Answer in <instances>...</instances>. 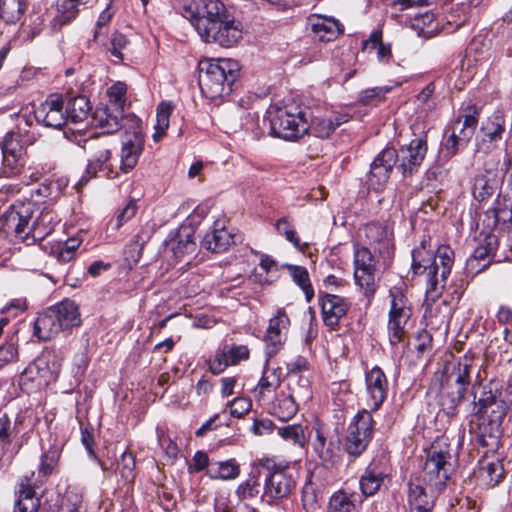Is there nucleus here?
<instances>
[{"instance_id": "obj_1", "label": "nucleus", "mask_w": 512, "mask_h": 512, "mask_svg": "<svg viewBox=\"0 0 512 512\" xmlns=\"http://www.w3.org/2000/svg\"><path fill=\"white\" fill-rule=\"evenodd\" d=\"M181 14L207 43L232 47L242 38L240 24L220 0H191L182 7Z\"/></svg>"}, {"instance_id": "obj_2", "label": "nucleus", "mask_w": 512, "mask_h": 512, "mask_svg": "<svg viewBox=\"0 0 512 512\" xmlns=\"http://www.w3.org/2000/svg\"><path fill=\"white\" fill-rule=\"evenodd\" d=\"M474 413L469 425L472 441L489 449L497 448L501 426L509 410L503 393L492 383L472 388Z\"/></svg>"}, {"instance_id": "obj_3", "label": "nucleus", "mask_w": 512, "mask_h": 512, "mask_svg": "<svg viewBox=\"0 0 512 512\" xmlns=\"http://www.w3.org/2000/svg\"><path fill=\"white\" fill-rule=\"evenodd\" d=\"M82 323L78 305L69 299L50 306L39 313L34 323V335L49 341L60 332L70 331Z\"/></svg>"}, {"instance_id": "obj_4", "label": "nucleus", "mask_w": 512, "mask_h": 512, "mask_svg": "<svg viewBox=\"0 0 512 512\" xmlns=\"http://www.w3.org/2000/svg\"><path fill=\"white\" fill-rule=\"evenodd\" d=\"M199 86L209 99L229 95L238 76V64L229 59H210L199 63Z\"/></svg>"}, {"instance_id": "obj_5", "label": "nucleus", "mask_w": 512, "mask_h": 512, "mask_svg": "<svg viewBox=\"0 0 512 512\" xmlns=\"http://www.w3.org/2000/svg\"><path fill=\"white\" fill-rule=\"evenodd\" d=\"M83 149L87 154V167L78 186H84L89 179L102 174L112 177L114 173L112 164L111 143L106 137L95 136L84 140Z\"/></svg>"}, {"instance_id": "obj_6", "label": "nucleus", "mask_w": 512, "mask_h": 512, "mask_svg": "<svg viewBox=\"0 0 512 512\" xmlns=\"http://www.w3.org/2000/svg\"><path fill=\"white\" fill-rule=\"evenodd\" d=\"M61 362L54 352H45L30 363L21 373L19 385L25 392L38 390L55 382Z\"/></svg>"}, {"instance_id": "obj_7", "label": "nucleus", "mask_w": 512, "mask_h": 512, "mask_svg": "<svg viewBox=\"0 0 512 512\" xmlns=\"http://www.w3.org/2000/svg\"><path fill=\"white\" fill-rule=\"evenodd\" d=\"M270 130L275 137L295 140L309 131V125L299 107L284 106L270 112Z\"/></svg>"}, {"instance_id": "obj_8", "label": "nucleus", "mask_w": 512, "mask_h": 512, "mask_svg": "<svg viewBox=\"0 0 512 512\" xmlns=\"http://www.w3.org/2000/svg\"><path fill=\"white\" fill-rule=\"evenodd\" d=\"M450 458L451 455L447 448H442L439 442L433 444L427 452L423 471L416 478L425 483L427 487H432L434 491H443L450 477L448 462Z\"/></svg>"}, {"instance_id": "obj_9", "label": "nucleus", "mask_w": 512, "mask_h": 512, "mask_svg": "<svg viewBox=\"0 0 512 512\" xmlns=\"http://www.w3.org/2000/svg\"><path fill=\"white\" fill-rule=\"evenodd\" d=\"M267 470L264 484V496L270 500L287 498L296 487V478L288 464L277 463L274 459H265L261 463Z\"/></svg>"}, {"instance_id": "obj_10", "label": "nucleus", "mask_w": 512, "mask_h": 512, "mask_svg": "<svg viewBox=\"0 0 512 512\" xmlns=\"http://www.w3.org/2000/svg\"><path fill=\"white\" fill-rule=\"evenodd\" d=\"M32 217L33 205L31 203L12 204L1 218V231L10 241L28 245Z\"/></svg>"}, {"instance_id": "obj_11", "label": "nucleus", "mask_w": 512, "mask_h": 512, "mask_svg": "<svg viewBox=\"0 0 512 512\" xmlns=\"http://www.w3.org/2000/svg\"><path fill=\"white\" fill-rule=\"evenodd\" d=\"M374 420L367 409L357 412L350 422L344 441L345 451L353 457L360 456L373 438Z\"/></svg>"}, {"instance_id": "obj_12", "label": "nucleus", "mask_w": 512, "mask_h": 512, "mask_svg": "<svg viewBox=\"0 0 512 512\" xmlns=\"http://www.w3.org/2000/svg\"><path fill=\"white\" fill-rule=\"evenodd\" d=\"M411 273L412 280L418 279L416 285L425 284L427 288H437L440 283L435 253L427 247L425 239L412 250Z\"/></svg>"}, {"instance_id": "obj_13", "label": "nucleus", "mask_w": 512, "mask_h": 512, "mask_svg": "<svg viewBox=\"0 0 512 512\" xmlns=\"http://www.w3.org/2000/svg\"><path fill=\"white\" fill-rule=\"evenodd\" d=\"M128 120L131 121V130H126L124 134L120 154V170L124 173L137 165L145 143L141 120L137 117H130Z\"/></svg>"}, {"instance_id": "obj_14", "label": "nucleus", "mask_w": 512, "mask_h": 512, "mask_svg": "<svg viewBox=\"0 0 512 512\" xmlns=\"http://www.w3.org/2000/svg\"><path fill=\"white\" fill-rule=\"evenodd\" d=\"M390 296L392 299L388 321L389 342L396 346L405 336V325L411 316V310L406 305L407 300L402 290H397L396 293L390 290Z\"/></svg>"}, {"instance_id": "obj_15", "label": "nucleus", "mask_w": 512, "mask_h": 512, "mask_svg": "<svg viewBox=\"0 0 512 512\" xmlns=\"http://www.w3.org/2000/svg\"><path fill=\"white\" fill-rule=\"evenodd\" d=\"M366 404L369 411H377L387 398L388 380L379 366L365 372Z\"/></svg>"}, {"instance_id": "obj_16", "label": "nucleus", "mask_w": 512, "mask_h": 512, "mask_svg": "<svg viewBox=\"0 0 512 512\" xmlns=\"http://www.w3.org/2000/svg\"><path fill=\"white\" fill-rule=\"evenodd\" d=\"M427 152L425 137L413 139L406 147L401 148L398 153L397 169L403 177H411L417 173Z\"/></svg>"}, {"instance_id": "obj_17", "label": "nucleus", "mask_w": 512, "mask_h": 512, "mask_svg": "<svg viewBox=\"0 0 512 512\" xmlns=\"http://www.w3.org/2000/svg\"><path fill=\"white\" fill-rule=\"evenodd\" d=\"M63 108V99L57 94H51L35 108L34 116L39 124L48 128L60 129L67 122Z\"/></svg>"}, {"instance_id": "obj_18", "label": "nucleus", "mask_w": 512, "mask_h": 512, "mask_svg": "<svg viewBox=\"0 0 512 512\" xmlns=\"http://www.w3.org/2000/svg\"><path fill=\"white\" fill-rule=\"evenodd\" d=\"M289 326L290 319L287 313L283 308L278 309L276 315L269 320L264 336L267 360L282 348Z\"/></svg>"}, {"instance_id": "obj_19", "label": "nucleus", "mask_w": 512, "mask_h": 512, "mask_svg": "<svg viewBox=\"0 0 512 512\" xmlns=\"http://www.w3.org/2000/svg\"><path fill=\"white\" fill-rule=\"evenodd\" d=\"M440 492L427 487L417 478H411L408 483L407 500L410 512H432L435 499Z\"/></svg>"}, {"instance_id": "obj_20", "label": "nucleus", "mask_w": 512, "mask_h": 512, "mask_svg": "<svg viewBox=\"0 0 512 512\" xmlns=\"http://www.w3.org/2000/svg\"><path fill=\"white\" fill-rule=\"evenodd\" d=\"M482 138L477 143V150L489 153L497 147L505 131V117L500 111L494 112L483 124Z\"/></svg>"}, {"instance_id": "obj_21", "label": "nucleus", "mask_w": 512, "mask_h": 512, "mask_svg": "<svg viewBox=\"0 0 512 512\" xmlns=\"http://www.w3.org/2000/svg\"><path fill=\"white\" fill-rule=\"evenodd\" d=\"M375 260L371 251L362 247L354 253V278L361 288H369L375 284Z\"/></svg>"}, {"instance_id": "obj_22", "label": "nucleus", "mask_w": 512, "mask_h": 512, "mask_svg": "<svg viewBox=\"0 0 512 512\" xmlns=\"http://www.w3.org/2000/svg\"><path fill=\"white\" fill-rule=\"evenodd\" d=\"M227 219L221 217L215 220L212 228L202 239V246L213 252L222 253L234 243V235L226 228Z\"/></svg>"}, {"instance_id": "obj_23", "label": "nucleus", "mask_w": 512, "mask_h": 512, "mask_svg": "<svg viewBox=\"0 0 512 512\" xmlns=\"http://www.w3.org/2000/svg\"><path fill=\"white\" fill-rule=\"evenodd\" d=\"M313 38L321 42H330L335 40L343 33V25L334 17L312 14L308 17Z\"/></svg>"}, {"instance_id": "obj_24", "label": "nucleus", "mask_w": 512, "mask_h": 512, "mask_svg": "<svg viewBox=\"0 0 512 512\" xmlns=\"http://www.w3.org/2000/svg\"><path fill=\"white\" fill-rule=\"evenodd\" d=\"M319 303L324 323L335 328L339 321L344 317L349 309V304L345 298L335 294H324L320 297Z\"/></svg>"}, {"instance_id": "obj_25", "label": "nucleus", "mask_w": 512, "mask_h": 512, "mask_svg": "<svg viewBox=\"0 0 512 512\" xmlns=\"http://www.w3.org/2000/svg\"><path fill=\"white\" fill-rule=\"evenodd\" d=\"M130 117L135 115L123 116L122 109L116 107H105L96 111V119L101 128L104 129V134H112L119 129L131 130Z\"/></svg>"}, {"instance_id": "obj_26", "label": "nucleus", "mask_w": 512, "mask_h": 512, "mask_svg": "<svg viewBox=\"0 0 512 512\" xmlns=\"http://www.w3.org/2000/svg\"><path fill=\"white\" fill-rule=\"evenodd\" d=\"M59 223L57 215L52 211H42L40 215L30 222L28 245H33L49 236Z\"/></svg>"}, {"instance_id": "obj_27", "label": "nucleus", "mask_w": 512, "mask_h": 512, "mask_svg": "<svg viewBox=\"0 0 512 512\" xmlns=\"http://www.w3.org/2000/svg\"><path fill=\"white\" fill-rule=\"evenodd\" d=\"M476 476L481 486L486 488L495 487L504 478L502 462L498 459H483L479 462Z\"/></svg>"}, {"instance_id": "obj_28", "label": "nucleus", "mask_w": 512, "mask_h": 512, "mask_svg": "<svg viewBox=\"0 0 512 512\" xmlns=\"http://www.w3.org/2000/svg\"><path fill=\"white\" fill-rule=\"evenodd\" d=\"M362 502L359 493L340 490L331 496L329 508L332 512H358Z\"/></svg>"}, {"instance_id": "obj_29", "label": "nucleus", "mask_w": 512, "mask_h": 512, "mask_svg": "<svg viewBox=\"0 0 512 512\" xmlns=\"http://www.w3.org/2000/svg\"><path fill=\"white\" fill-rule=\"evenodd\" d=\"M385 477L386 474L377 465L370 464L359 480L362 498L376 494Z\"/></svg>"}, {"instance_id": "obj_30", "label": "nucleus", "mask_w": 512, "mask_h": 512, "mask_svg": "<svg viewBox=\"0 0 512 512\" xmlns=\"http://www.w3.org/2000/svg\"><path fill=\"white\" fill-rule=\"evenodd\" d=\"M347 114H334L327 118L316 117L309 126L311 133L318 138H328L337 127L348 122Z\"/></svg>"}, {"instance_id": "obj_31", "label": "nucleus", "mask_w": 512, "mask_h": 512, "mask_svg": "<svg viewBox=\"0 0 512 512\" xmlns=\"http://www.w3.org/2000/svg\"><path fill=\"white\" fill-rule=\"evenodd\" d=\"M299 404L286 391L278 393L271 403V413L281 421L292 419L299 410Z\"/></svg>"}, {"instance_id": "obj_32", "label": "nucleus", "mask_w": 512, "mask_h": 512, "mask_svg": "<svg viewBox=\"0 0 512 512\" xmlns=\"http://www.w3.org/2000/svg\"><path fill=\"white\" fill-rule=\"evenodd\" d=\"M40 499L37 497L34 486L30 479L22 480L19 490V498L16 502L14 512H37Z\"/></svg>"}, {"instance_id": "obj_33", "label": "nucleus", "mask_w": 512, "mask_h": 512, "mask_svg": "<svg viewBox=\"0 0 512 512\" xmlns=\"http://www.w3.org/2000/svg\"><path fill=\"white\" fill-rule=\"evenodd\" d=\"M91 104L85 95H78L70 98L65 107L67 121L80 123L86 120L91 112Z\"/></svg>"}, {"instance_id": "obj_34", "label": "nucleus", "mask_w": 512, "mask_h": 512, "mask_svg": "<svg viewBox=\"0 0 512 512\" xmlns=\"http://www.w3.org/2000/svg\"><path fill=\"white\" fill-rule=\"evenodd\" d=\"M240 466L234 459L212 462L206 475L212 480H232L239 476Z\"/></svg>"}, {"instance_id": "obj_35", "label": "nucleus", "mask_w": 512, "mask_h": 512, "mask_svg": "<svg viewBox=\"0 0 512 512\" xmlns=\"http://www.w3.org/2000/svg\"><path fill=\"white\" fill-rule=\"evenodd\" d=\"M287 393L299 404H305L312 399V389L310 381L304 376H295L290 378L287 387Z\"/></svg>"}, {"instance_id": "obj_36", "label": "nucleus", "mask_w": 512, "mask_h": 512, "mask_svg": "<svg viewBox=\"0 0 512 512\" xmlns=\"http://www.w3.org/2000/svg\"><path fill=\"white\" fill-rule=\"evenodd\" d=\"M281 266L277 265V262L267 254H260L259 259V272L255 275L259 278L261 285H271L279 277Z\"/></svg>"}, {"instance_id": "obj_37", "label": "nucleus", "mask_w": 512, "mask_h": 512, "mask_svg": "<svg viewBox=\"0 0 512 512\" xmlns=\"http://www.w3.org/2000/svg\"><path fill=\"white\" fill-rule=\"evenodd\" d=\"M439 260V285L440 288H445L447 284V278L451 273V269L454 263V251L446 245L439 246L435 253V261Z\"/></svg>"}, {"instance_id": "obj_38", "label": "nucleus", "mask_w": 512, "mask_h": 512, "mask_svg": "<svg viewBox=\"0 0 512 512\" xmlns=\"http://www.w3.org/2000/svg\"><path fill=\"white\" fill-rule=\"evenodd\" d=\"M499 181L496 177L488 175L476 176L473 183L472 194L474 198L482 202L490 198L497 190Z\"/></svg>"}, {"instance_id": "obj_39", "label": "nucleus", "mask_w": 512, "mask_h": 512, "mask_svg": "<svg viewBox=\"0 0 512 512\" xmlns=\"http://www.w3.org/2000/svg\"><path fill=\"white\" fill-rule=\"evenodd\" d=\"M471 367L472 358L464 356L460 358L457 365L453 367L450 378H453L454 383L458 386L457 390L465 393L467 386L471 382Z\"/></svg>"}, {"instance_id": "obj_40", "label": "nucleus", "mask_w": 512, "mask_h": 512, "mask_svg": "<svg viewBox=\"0 0 512 512\" xmlns=\"http://www.w3.org/2000/svg\"><path fill=\"white\" fill-rule=\"evenodd\" d=\"M363 232L366 238V242L369 245L377 244L380 246L379 252L384 249L387 251V253H389L390 240L388 239V234L385 227L377 223H370L363 228Z\"/></svg>"}, {"instance_id": "obj_41", "label": "nucleus", "mask_w": 512, "mask_h": 512, "mask_svg": "<svg viewBox=\"0 0 512 512\" xmlns=\"http://www.w3.org/2000/svg\"><path fill=\"white\" fill-rule=\"evenodd\" d=\"M174 106L171 102L162 101L159 103L156 109V124L154 126L155 132L153 134V140L158 142L165 135L166 130L169 127V119L172 114Z\"/></svg>"}, {"instance_id": "obj_42", "label": "nucleus", "mask_w": 512, "mask_h": 512, "mask_svg": "<svg viewBox=\"0 0 512 512\" xmlns=\"http://www.w3.org/2000/svg\"><path fill=\"white\" fill-rule=\"evenodd\" d=\"M27 163L26 155H2V164L0 167V177H17L25 169Z\"/></svg>"}, {"instance_id": "obj_43", "label": "nucleus", "mask_w": 512, "mask_h": 512, "mask_svg": "<svg viewBox=\"0 0 512 512\" xmlns=\"http://www.w3.org/2000/svg\"><path fill=\"white\" fill-rule=\"evenodd\" d=\"M282 373L280 369H265L262 377L260 378L255 392L260 397H263L266 393L275 391L282 382Z\"/></svg>"}, {"instance_id": "obj_44", "label": "nucleus", "mask_w": 512, "mask_h": 512, "mask_svg": "<svg viewBox=\"0 0 512 512\" xmlns=\"http://www.w3.org/2000/svg\"><path fill=\"white\" fill-rule=\"evenodd\" d=\"M413 26L419 30V34L423 37H430L436 34L439 28V22L434 13L426 11L414 18Z\"/></svg>"}, {"instance_id": "obj_45", "label": "nucleus", "mask_w": 512, "mask_h": 512, "mask_svg": "<svg viewBox=\"0 0 512 512\" xmlns=\"http://www.w3.org/2000/svg\"><path fill=\"white\" fill-rule=\"evenodd\" d=\"M2 155H26V149L22 144V139L19 133L9 131L0 142Z\"/></svg>"}, {"instance_id": "obj_46", "label": "nucleus", "mask_w": 512, "mask_h": 512, "mask_svg": "<svg viewBox=\"0 0 512 512\" xmlns=\"http://www.w3.org/2000/svg\"><path fill=\"white\" fill-rule=\"evenodd\" d=\"M496 257V254H491L486 248L478 245L474 250L472 256L468 258L466 268L470 273L477 274L490 263V259Z\"/></svg>"}, {"instance_id": "obj_47", "label": "nucleus", "mask_w": 512, "mask_h": 512, "mask_svg": "<svg viewBox=\"0 0 512 512\" xmlns=\"http://www.w3.org/2000/svg\"><path fill=\"white\" fill-rule=\"evenodd\" d=\"M26 0H3L2 19L6 23H16L26 10Z\"/></svg>"}, {"instance_id": "obj_48", "label": "nucleus", "mask_w": 512, "mask_h": 512, "mask_svg": "<svg viewBox=\"0 0 512 512\" xmlns=\"http://www.w3.org/2000/svg\"><path fill=\"white\" fill-rule=\"evenodd\" d=\"M463 392L456 390L451 392H443L440 396V405L443 412L448 417H454L458 413V406L464 398Z\"/></svg>"}, {"instance_id": "obj_49", "label": "nucleus", "mask_w": 512, "mask_h": 512, "mask_svg": "<svg viewBox=\"0 0 512 512\" xmlns=\"http://www.w3.org/2000/svg\"><path fill=\"white\" fill-rule=\"evenodd\" d=\"M278 434L287 442H290L299 447H304L306 437L304 428L300 424L287 425L278 428Z\"/></svg>"}, {"instance_id": "obj_50", "label": "nucleus", "mask_w": 512, "mask_h": 512, "mask_svg": "<svg viewBox=\"0 0 512 512\" xmlns=\"http://www.w3.org/2000/svg\"><path fill=\"white\" fill-rule=\"evenodd\" d=\"M281 268L287 270L288 275L299 288H312L309 272L304 266L285 263Z\"/></svg>"}, {"instance_id": "obj_51", "label": "nucleus", "mask_w": 512, "mask_h": 512, "mask_svg": "<svg viewBox=\"0 0 512 512\" xmlns=\"http://www.w3.org/2000/svg\"><path fill=\"white\" fill-rule=\"evenodd\" d=\"M392 171L378 166L377 163H371L370 172L367 177V182L374 190H381L387 183Z\"/></svg>"}, {"instance_id": "obj_52", "label": "nucleus", "mask_w": 512, "mask_h": 512, "mask_svg": "<svg viewBox=\"0 0 512 512\" xmlns=\"http://www.w3.org/2000/svg\"><path fill=\"white\" fill-rule=\"evenodd\" d=\"M390 90L387 86L365 89L359 93L358 102L363 105H378Z\"/></svg>"}, {"instance_id": "obj_53", "label": "nucleus", "mask_w": 512, "mask_h": 512, "mask_svg": "<svg viewBox=\"0 0 512 512\" xmlns=\"http://www.w3.org/2000/svg\"><path fill=\"white\" fill-rule=\"evenodd\" d=\"M196 243L191 233H179L177 239L172 244V251L175 257L180 258L185 254H191L195 251Z\"/></svg>"}, {"instance_id": "obj_54", "label": "nucleus", "mask_w": 512, "mask_h": 512, "mask_svg": "<svg viewBox=\"0 0 512 512\" xmlns=\"http://www.w3.org/2000/svg\"><path fill=\"white\" fill-rule=\"evenodd\" d=\"M314 431L315 438L312 442L313 449L321 460L326 461L331 457V449L330 445L327 443V437L319 426L314 427Z\"/></svg>"}, {"instance_id": "obj_55", "label": "nucleus", "mask_w": 512, "mask_h": 512, "mask_svg": "<svg viewBox=\"0 0 512 512\" xmlns=\"http://www.w3.org/2000/svg\"><path fill=\"white\" fill-rule=\"evenodd\" d=\"M138 206L135 199H129L126 204L120 208L115 216V219L112 221L114 223V228H121L126 222L131 220L137 213Z\"/></svg>"}, {"instance_id": "obj_56", "label": "nucleus", "mask_w": 512, "mask_h": 512, "mask_svg": "<svg viewBox=\"0 0 512 512\" xmlns=\"http://www.w3.org/2000/svg\"><path fill=\"white\" fill-rule=\"evenodd\" d=\"M117 470L126 481H132L135 477V458L130 452H123L117 463Z\"/></svg>"}, {"instance_id": "obj_57", "label": "nucleus", "mask_w": 512, "mask_h": 512, "mask_svg": "<svg viewBox=\"0 0 512 512\" xmlns=\"http://www.w3.org/2000/svg\"><path fill=\"white\" fill-rule=\"evenodd\" d=\"M275 229L278 234L284 236L286 240L291 242L296 248L300 247V239L288 218L283 217L278 219L275 223Z\"/></svg>"}, {"instance_id": "obj_58", "label": "nucleus", "mask_w": 512, "mask_h": 512, "mask_svg": "<svg viewBox=\"0 0 512 512\" xmlns=\"http://www.w3.org/2000/svg\"><path fill=\"white\" fill-rule=\"evenodd\" d=\"M229 365L232 364L229 362V355L223 346L215 352L213 358L209 361V370L213 374L218 375L222 373Z\"/></svg>"}, {"instance_id": "obj_59", "label": "nucleus", "mask_w": 512, "mask_h": 512, "mask_svg": "<svg viewBox=\"0 0 512 512\" xmlns=\"http://www.w3.org/2000/svg\"><path fill=\"white\" fill-rule=\"evenodd\" d=\"M478 124V118L475 115H465L459 118L455 125L460 127V134H462V143L469 142L473 136L476 126Z\"/></svg>"}, {"instance_id": "obj_60", "label": "nucleus", "mask_w": 512, "mask_h": 512, "mask_svg": "<svg viewBox=\"0 0 512 512\" xmlns=\"http://www.w3.org/2000/svg\"><path fill=\"white\" fill-rule=\"evenodd\" d=\"M398 159V152L392 147L383 149L373 160L372 163H377L378 166L384 167L392 171Z\"/></svg>"}, {"instance_id": "obj_61", "label": "nucleus", "mask_w": 512, "mask_h": 512, "mask_svg": "<svg viewBox=\"0 0 512 512\" xmlns=\"http://www.w3.org/2000/svg\"><path fill=\"white\" fill-rule=\"evenodd\" d=\"M127 86L123 82H117L108 89V96L113 107L122 109L125 103Z\"/></svg>"}, {"instance_id": "obj_62", "label": "nucleus", "mask_w": 512, "mask_h": 512, "mask_svg": "<svg viewBox=\"0 0 512 512\" xmlns=\"http://www.w3.org/2000/svg\"><path fill=\"white\" fill-rule=\"evenodd\" d=\"M468 142L462 143V134L460 127L454 125L452 134L446 140L445 149L449 156H454L460 149L464 148Z\"/></svg>"}, {"instance_id": "obj_63", "label": "nucleus", "mask_w": 512, "mask_h": 512, "mask_svg": "<svg viewBox=\"0 0 512 512\" xmlns=\"http://www.w3.org/2000/svg\"><path fill=\"white\" fill-rule=\"evenodd\" d=\"M211 463L212 462H210L207 453L199 450L194 454L192 460L188 464V473L195 474L203 471L204 469L207 470Z\"/></svg>"}, {"instance_id": "obj_64", "label": "nucleus", "mask_w": 512, "mask_h": 512, "mask_svg": "<svg viewBox=\"0 0 512 512\" xmlns=\"http://www.w3.org/2000/svg\"><path fill=\"white\" fill-rule=\"evenodd\" d=\"M236 494L240 499L256 497L259 494V484L257 480L254 478L247 479L238 486Z\"/></svg>"}]
</instances>
